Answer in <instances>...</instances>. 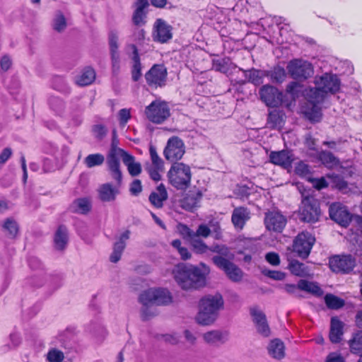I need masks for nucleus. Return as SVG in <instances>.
Listing matches in <instances>:
<instances>
[{
    "instance_id": "58",
    "label": "nucleus",
    "mask_w": 362,
    "mask_h": 362,
    "mask_svg": "<svg viewBox=\"0 0 362 362\" xmlns=\"http://www.w3.org/2000/svg\"><path fill=\"white\" fill-rule=\"evenodd\" d=\"M284 290L291 294V295H293L296 297H300V291L301 288H300L299 287V282L298 283L297 285H295V284H286L284 286Z\"/></svg>"
},
{
    "instance_id": "50",
    "label": "nucleus",
    "mask_w": 362,
    "mask_h": 362,
    "mask_svg": "<svg viewBox=\"0 0 362 362\" xmlns=\"http://www.w3.org/2000/svg\"><path fill=\"white\" fill-rule=\"evenodd\" d=\"M53 87L58 91L66 93L69 92V88L65 79L61 76H56L53 80Z\"/></svg>"
},
{
    "instance_id": "26",
    "label": "nucleus",
    "mask_w": 362,
    "mask_h": 362,
    "mask_svg": "<svg viewBox=\"0 0 362 362\" xmlns=\"http://www.w3.org/2000/svg\"><path fill=\"white\" fill-rule=\"evenodd\" d=\"M344 323L340 321L337 317H333L331 319L329 339L332 343H339L344 334L343 332Z\"/></svg>"
},
{
    "instance_id": "45",
    "label": "nucleus",
    "mask_w": 362,
    "mask_h": 362,
    "mask_svg": "<svg viewBox=\"0 0 362 362\" xmlns=\"http://www.w3.org/2000/svg\"><path fill=\"white\" fill-rule=\"evenodd\" d=\"M289 267L291 273L296 276H304L307 273L305 264L303 263L299 262L298 261L291 262Z\"/></svg>"
},
{
    "instance_id": "6",
    "label": "nucleus",
    "mask_w": 362,
    "mask_h": 362,
    "mask_svg": "<svg viewBox=\"0 0 362 362\" xmlns=\"http://www.w3.org/2000/svg\"><path fill=\"white\" fill-rule=\"evenodd\" d=\"M167 175L169 183L177 189H185L191 183V168L182 162H174Z\"/></svg>"
},
{
    "instance_id": "62",
    "label": "nucleus",
    "mask_w": 362,
    "mask_h": 362,
    "mask_svg": "<svg viewBox=\"0 0 362 362\" xmlns=\"http://www.w3.org/2000/svg\"><path fill=\"white\" fill-rule=\"evenodd\" d=\"M265 259L272 266H277L280 264L279 255L274 252L267 253L265 255Z\"/></svg>"
},
{
    "instance_id": "40",
    "label": "nucleus",
    "mask_w": 362,
    "mask_h": 362,
    "mask_svg": "<svg viewBox=\"0 0 362 362\" xmlns=\"http://www.w3.org/2000/svg\"><path fill=\"white\" fill-rule=\"evenodd\" d=\"M327 177L330 180L333 187L341 191L347 189L348 184L341 176L333 173L327 175Z\"/></svg>"
},
{
    "instance_id": "2",
    "label": "nucleus",
    "mask_w": 362,
    "mask_h": 362,
    "mask_svg": "<svg viewBox=\"0 0 362 362\" xmlns=\"http://www.w3.org/2000/svg\"><path fill=\"white\" fill-rule=\"evenodd\" d=\"M119 158L122 160L123 163L127 166L128 172L132 176H137L141 173L140 163L136 162L135 158L132 155L115 146L113 141L107 156V165L112 178L117 182V185H121L122 182Z\"/></svg>"
},
{
    "instance_id": "53",
    "label": "nucleus",
    "mask_w": 362,
    "mask_h": 362,
    "mask_svg": "<svg viewBox=\"0 0 362 362\" xmlns=\"http://www.w3.org/2000/svg\"><path fill=\"white\" fill-rule=\"evenodd\" d=\"M21 343V338L16 332L11 333L9 336V343L5 345V351L16 349Z\"/></svg>"
},
{
    "instance_id": "47",
    "label": "nucleus",
    "mask_w": 362,
    "mask_h": 362,
    "mask_svg": "<svg viewBox=\"0 0 362 362\" xmlns=\"http://www.w3.org/2000/svg\"><path fill=\"white\" fill-rule=\"evenodd\" d=\"M129 231L126 230L119 237L118 241H117L113 247V250L122 253L126 246V241L129 238Z\"/></svg>"
},
{
    "instance_id": "19",
    "label": "nucleus",
    "mask_w": 362,
    "mask_h": 362,
    "mask_svg": "<svg viewBox=\"0 0 362 362\" xmlns=\"http://www.w3.org/2000/svg\"><path fill=\"white\" fill-rule=\"evenodd\" d=\"M202 192L199 189H192L187 192L180 200V206L186 211H192L199 206L202 198Z\"/></svg>"
},
{
    "instance_id": "16",
    "label": "nucleus",
    "mask_w": 362,
    "mask_h": 362,
    "mask_svg": "<svg viewBox=\"0 0 362 362\" xmlns=\"http://www.w3.org/2000/svg\"><path fill=\"white\" fill-rule=\"evenodd\" d=\"M145 78L151 87H163L165 85L167 70L163 65L155 64L146 74Z\"/></svg>"
},
{
    "instance_id": "15",
    "label": "nucleus",
    "mask_w": 362,
    "mask_h": 362,
    "mask_svg": "<svg viewBox=\"0 0 362 362\" xmlns=\"http://www.w3.org/2000/svg\"><path fill=\"white\" fill-rule=\"evenodd\" d=\"M259 94L261 100L269 107H279L283 102V93L270 85L263 86L259 89Z\"/></svg>"
},
{
    "instance_id": "10",
    "label": "nucleus",
    "mask_w": 362,
    "mask_h": 362,
    "mask_svg": "<svg viewBox=\"0 0 362 362\" xmlns=\"http://www.w3.org/2000/svg\"><path fill=\"white\" fill-rule=\"evenodd\" d=\"M230 259L222 256H214L212 258L213 263L218 269L223 270L230 281L240 282L243 279V272Z\"/></svg>"
},
{
    "instance_id": "11",
    "label": "nucleus",
    "mask_w": 362,
    "mask_h": 362,
    "mask_svg": "<svg viewBox=\"0 0 362 362\" xmlns=\"http://www.w3.org/2000/svg\"><path fill=\"white\" fill-rule=\"evenodd\" d=\"M320 209L317 199L313 197H305L302 200L300 217L303 221L315 223L319 220Z\"/></svg>"
},
{
    "instance_id": "60",
    "label": "nucleus",
    "mask_w": 362,
    "mask_h": 362,
    "mask_svg": "<svg viewBox=\"0 0 362 362\" xmlns=\"http://www.w3.org/2000/svg\"><path fill=\"white\" fill-rule=\"evenodd\" d=\"M131 118L130 110L123 108L119 112V120L122 126L126 125L129 119Z\"/></svg>"
},
{
    "instance_id": "30",
    "label": "nucleus",
    "mask_w": 362,
    "mask_h": 362,
    "mask_svg": "<svg viewBox=\"0 0 362 362\" xmlns=\"http://www.w3.org/2000/svg\"><path fill=\"white\" fill-rule=\"evenodd\" d=\"M204 341L211 345L224 344L228 340V334L218 330L208 332L203 335Z\"/></svg>"
},
{
    "instance_id": "52",
    "label": "nucleus",
    "mask_w": 362,
    "mask_h": 362,
    "mask_svg": "<svg viewBox=\"0 0 362 362\" xmlns=\"http://www.w3.org/2000/svg\"><path fill=\"white\" fill-rule=\"evenodd\" d=\"M177 230L184 239L189 242L194 238V230L190 229L187 225L179 223Z\"/></svg>"
},
{
    "instance_id": "31",
    "label": "nucleus",
    "mask_w": 362,
    "mask_h": 362,
    "mask_svg": "<svg viewBox=\"0 0 362 362\" xmlns=\"http://www.w3.org/2000/svg\"><path fill=\"white\" fill-rule=\"evenodd\" d=\"M129 47L132 50V59L133 61V66H132V79L134 81H137L141 76V65L140 62V58L138 53V49L136 48V46L134 44L129 45Z\"/></svg>"
},
{
    "instance_id": "39",
    "label": "nucleus",
    "mask_w": 362,
    "mask_h": 362,
    "mask_svg": "<svg viewBox=\"0 0 362 362\" xmlns=\"http://www.w3.org/2000/svg\"><path fill=\"white\" fill-rule=\"evenodd\" d=\"M325 302L327 308L337 310L344 305V300L333 294L328 293L325 296Z\"/></svg>"
},
{
    "instance_id": "7",
    "label": "nucleus",
    "mask_w": 362,
    "mask_h": 362,
    "mask_svg": "<svg viewBox=\"0 0 362 362\" xmlns=\"http://www.w3.org/2000/svg\"><path fill=\"white\" fill-rule=\"evenodd\" d=\"M329 212L331 219L341 226L346 228L351 221H354L362 230V216L352 215L341 204H332L329 206Z\"/></svg>"
},
{
    "instance_id": "25",
    "label": "nucleus",
    "mask_w": 362,
    "mask_h": 362,
    "mask_svg": "<svg viewBox=\"0 0 362 362\" xmlns=\"http://www.w3.org/2000/svg\"><path fill=\"white\" fill-rule=\"evenodd\" d=\"M109 45L112 58V64L113 71H115L119 69V55L117 51L118 49V35L117 33L115 31H111L109 33Z\"/></svg>"
},
{
    "instance_id": "8",
    "label": "nucleus",
    "mask_w": 362,
    "mask_h": 362,
    "mask_svg": "<svg viewBox=\"0 0 362 362\" xmlns=\"http://www.w3.org/2000/svg\"><path fill=\"white\" fill-rule=\"evenodd\" d=\"M146 118L154 124L163 123L170 115L168 104L160 100H156L145 109Z\"/></svg>"
},
{
    "instance_id": "13",
    "label": "nucleus",
    "mask_w": 362,
    "mask_h": 362,
    "mask_svg": "<svg viewBox=\"0 0 362 362\" xmlns=\"http://www.w3.org/2000/svg\"><path fill=\"white\" fill-rule=\"evenodd\" d=\"M356 264L355 259L351 255H335L329 258L330 269L336 273L347 274Z\"/></svg>"
},
{
    "instance_id": "41",
    "label": "nucleus",
    "mask_w": 362,
    "mask_h": 362,
    "mask_svg": "<svg viewBox=\"0 0 362 362\" xmlns=\"http://www.w3.org/2000/svg\"><path fill=\"white\" fill-rule=\"evenodd\" d=\"M189 243L196 253L204 254L209 250V247L200 238H193Z\"/></svg>"
},
{
    "instance_id": "36",
    "label": "nucleus",
    "mask_w": 362,
    "mask_h": 362,
    "mask_svg": "<svg viewBox=\"0 0 362 362\" xmlns=\"http://www.w3.org/2000/svg\"><path fill=\"white\" fill-rule=\"evenodd\" d=\"M350 351L352 354L362 357V332H358L354 334L353 338L349 341Z\"/></svg>"
},
{
    "instance_id": "35",
    "label": "nucleus",
    "mask_w": 362,
    "mask_h": 362,
    "mask_svg": "<svg viewBox=\"0 0 362 362\" xmlns=\"http://www.w3.org/2000/svg\"><path fill=\"white\" fill-rule=\"evenodd\" d=\"M299 287L302 291L310 293L315 296H322L324 293L322 288L315 283L310 282L306 280L299 281Z\"/></svg>"
},
{
    "instance_id": "29",
    "label": "nucleus",
    "mask_w": 362,
    "mask_h": 362,
    "mask_svg": "<svg viewBox=\"0 0 362 362\" xmlns=\"http://www.w3.org/2000/svg\"><path fill=\"white\" fill-rule=\"evenodd\" d=\"M168 199V192L163 184H160L156 192H153L149 196V201L156 208H161L163 202Z\"/></svg>"
},
{
    "instance_id": "64",
    "label": "nucleus",
    "mask_w": 362,
    "mask_h": 362,
    "mask_svg": "<svg viewBox=\"0 0 362 362\" xmlns=\"http://www.w3.org/2000/svg\"><path fill=\"white\" fill-rule=\"evenodd\" d=\"M162 339L167 343L175 345L180 341V337L176 333L165 334L162 335Z\"/></svg>"
},
{
    "instance_id": "28",
    "label": "nucleus",
    "mask_w": 362,
    "mask_h": 362,
    "mask_svg": "<svg viewBox=\"0 0 362 362\" xmlns=\"http://www.w3.org/2000/svg\"><path fill=\"white\" fill-rule=\"evenodd\" d=\"M91 209V202L88 197L75 199L69 206V210L73 213L86 214Z\"/></svg>"
},
{
    "instance_id": "46",
    "label": "nucleus",
    "mask_w": 362,
    "mask_h": 362,
    "mask_svg": "<svg viewBox=\"0 0 362 362\" xmlns=\"http://www.w3.org/2000/svg\"><path fill=\"white\" fill-rule=\"evenodd\" d=\"M66 27V21L64 15L61 12H58L53 21V28L57 32H62Z\"/></svg>"
},
{
    "instance_id": "3",
    "label": "nucleus",
    "mask_w": 362,
    "mask_h": 362,
    "mask_svg": "<svg viewBox=\"0 0 362 362\" xmlns=\"http://www.w3.org/2000/svg\"><path fill=\"white\" fill-rule=\"evenodd\" d=\"M202 269L185 264H180L173 269L174 278L178 285L185 290L202 287L206 283V275L209 269L201 264Z\"/></svg>"
},
{
    "instance_id": "4",
    "label": "nucleus",
    "mask_w": 362,
    "mask_h": 362,
    "mask_svg": "<svg viewBox=\"0 0 362 362\" xmlns=\"http://www.w3.org/2000/svg\"><path fill=\"white\" fill-rule=\"evenodd\" d=\"M139 301L143 305L142 317L147 320L156 315V312L151 310L152 306L168 305L172 302V296L165 288H149L140 295Z\"/></svg>"
},
{
    "instance_id": "51",
    "label": "nucleus",
    "mask_w": 362,
    "mask_h": 362,
    "mask_svg": "<svg viewBox=\"0 0 362 362\" xmlns=\"http://www.w3.org/2000/svg\"><path fill=\"white\" fill-rule=\"evenodd\" d=\"M3 227L5 230L8 232L11 238H14L18 233V227L17 223L11 218H8L5 221Z\"/></svg>"
},
{
    "instance_id": "59",
    "label": "nucleus",
    "mask_w": 362,
    "mask_h": 362,
    "mask_svg": "<svg viewBox=\"0 0 362 362\" xmlns=\"http://www.w3.org/2000/svg\"><path fill=\"white\" fill-rule=\"evenodd\" d=\"M295 172L300 176H305L310 173L309 166L306 163L300 161L296 165Z\"/></svg>"
},
{
    "instance_id": "43",
    "label": "nucleus",
    "mask_w": 362,
    "mask_h": 362,
    "mask_svg": "<svg viewBox=\"0 0 362 362\" xmlns=\"http://www.w3.org/2000/svg\"><path fill=\"white\" fill-rule=\"evenodd\" d=\"M149 153L152 162L153 167H156L157 168L163 169L164 168V162L159 157V156L157 153L156 148L153 146H150L149 147Z\"/></svg>"
},
{
    "instance_id": "22",
    "label": "nucleus",
    "mask_w": 362,
    "mask_h": 362,
    "mask_svg": "<svg viewBox=\"0 0 362 362\" xmlns=\"http://www.w3.org/2000/svg\"><path fill=\"white\" fill-rule=\"evenodd\" d=\"M270 161L284 168L291 167L293 162V155L288 151H272L269 155Z\"/></svg>"
},
{
    "instance_id": "23",
    "label": "nucleus",
    "mask_w": 362,
    "mask_h": 362,
    "mask_svg": "<svg viewBox=\"0 0 362 362\" xmlns=\"http://www.w3.org/2000/svg\"><path fill=\"white\" fill-rule=\"evenodd\" d=\"M344 112L356 119L362 120V101L358 98H347Z\"/></svg>"
},
{
    "instance_id": "1",
    "label": "nucleus",
    "mask_w": 362,
    "mask_h": 362,
    "mask_svg": "<svg viewBox=\"0 0 362 362\" xmlns=\"http://www.w3.org/2000/svg\"><path fill=\"white\" fill-rule=\"evenodd\" d=\"M315 88L305 91L307 103L302 107L301 111L305 117L312 122H318L322 117V103L327 93L334 94L340 88V81L337 75L325 74L315 78Z\"/></svg>"
},
{
    "instance_id": "57",
    "label": "nucleus",
    "mask_w": 362,
    "mask_h": 362,
    "mask_svg": "<svg viewBox=\"0 0 362 362\" xmlns=\"http://www.w3.org/2000/svg\"><path fill=\"white\" fill-rule=\"evenodd\" d=\"M145 13L144 9L136 8L133 15V22L136 25L144 23Z\"/></svg>"
},
{
    "instance_id": "9",
    "label": "nucleus",
    "mask_w": 362,
    "mask_h": 362,
    "mask_svg": "<svg viewBox=\"0 0 362 362\" xmlns=\"http://www.w3.org/2000/svg\"><path fill=\"white\" fill-rule=\"evenodd\" d=\"M287 70L291 77L298 81H305L314 74L311 63L302 59L291 61L287 65Z\"/></svg>"
},
{
    "instance_id": "34",
    "label": "nucleus",
    "mask_w": 362,
    "mask_h": 362,
    "mask_svg": "<svg viewBox=\"0 0 362 362\" xmlns=\"http://www.w3.org/2000/svg\"><path fill=\"white\" fill-rule=\"evenodd\" d=\"M318 159L327 168H333L339 165V161L332 153L327 151H321L318 153Z\"/></svg>"
},
{
    "instance_id": "33",
    "label": "nucleus",
    "mask_w": 362,
    "mask_h": 362,
    "mask_svg": "<svg viewBox=\"0 0 362 362\" xmlns=\"http://www.w3.org/2000/svg\"><path fill=\"white\" fill-rule=\"evenodd\" d=\"M269 354L274 358L281 359L284 356V345L279 339H274L269 344Z\"/></svg>"
},
{
    "instance_id": "44",
    "label": "nucleus",
    "mask_w": 362,
    "mask_h": 362,
    "mask_svg": "<svg viewBox=\"0 0 362 362\" xmlns=\"http://www.w3.org/2000/svg\"><path fill=\"white\" fill-rule=\"evenodd\" d=\"M49 105L50 108L57 114H60L64 109V103L62 99L58 97L52 96L49 98Z\"/></svg>"
},
{
    "instance_id": "49",
    "label": "nucleus",
    "mask_w": 362,
    "mask_h": 362,
    "mask_svg": "<svg viewBox=\"0 0 362 362\" xmlns=\"http://www.w3.org/2000/svg\"><path fill=\"white\" fill-rule=\"evenodd\" d=\"M64 358V353L57 349H50L47 354V360L49 362H62Z\"/></svg>"
},
{
    "instance_id": "61",
    "label": "nucleus",
    "mask_w": 362,
    "mask_h": 362,
    "mask_svg": "<svg viewBox=\"0 0 362 362\" xmlns=\"http://www.w3.org/2000/svg\"><path fill=\"white\" fill-rule=\"evenodd\" d=\"M93 133L95 138L102 139L107 133V129L102 124H96L93 127Z\"/></svg>"
},
{
    "instance_id": "56",
    "label": "nucleus",
    "mask_w": 362,
    "mask_h": 362,
    "mask_svg": "<svg viewBox=\"0 0 362 362\" xmlns=\"http://www.w3.org/2000/svg\"><path fill=\"white\" fill-rule=\"evenodd\" d=\"M250 315L255 325L267 320L265 315L257 307L250 308Z\"/></svg>"
},
{
    "instance_id": "14",
    "label": "nucleus",
    "mask_w": 362,
    "mask_h": 362,
    "mask_svg": "<svg viewBox=\"0 0 362 362\" xmlns=\"http://www.w3.org/2000/svg\"><path fill=\"white\" fill-rule=\"evenodd\" d=\"M315 238L308 232H302L296 238L293 250L300 257L306 258L313 247Z\"/></svg>"
},
{
    "instance_id": "48",
    "label": "nucleus",
    "mask_w": 362,
    "mask_h": 362,
    "mask_svg": "<svg viewBox=\"0 0 362 362\" xmlns=\"http://www.w3.org/2000/svg\"><path fill=\"white\" fill-rule=\"evenodd\" d=\"M281 122V118L276 111L270 112L267 117V125L269 128L274 129L279 126Z\"/></svg>"
},
{
    "instance_id": "18",
    "label": "nucleus",
    "mask_w": 362,
    "mask_h": 362,
    "mask_svg": "<svg viewBox=\"0 0 362 362\" xmlns=\"http://www.w3.org/2000/svg\"><path fill=\"white\" fill-rule=\"evenodd\" d=\"M153 39L165 43L173 37L172 27L162 19H157L153 25Z\"/></svg>"
},
{
    "instance_id": "54",
    "label": "nucleus",
    "mask_w": 362,
    "mask_h": 362,
    "mask_svg": "<svg viewBox=\"0 0 362 362\" xmlns=\"http://www.w3.org/2000/svg\"><path fill=\"white\" fill-rule=\"evenodd\" d=\"M209 250L218 253V256H222L227 259L233 258V255L230 254L228 249L223 245H214L211 248H209Z\"/></svg>"
},
{
    "instance_id": "21",
    "label": "nucleus",
    "mask_w": 362,
    "mask_h": 362,
    "mask_svg": "<svg viewBox=\"0 0 362 362\" xmlns=\"http://www.w3.org/2000/svg\"><path fill=\"white\" fill-rule=\"evenodd\" d=\"M244 74V79L240 80V84H245V83H251L255 86H259L263 83V79L267 76V72L264 70H259L252 69L250 70H243L239 69Z\"/></svg>"
},
{
    "instance_id": "42",
    "label": "nucleus",
    "mask_w": 362,
    "mask_h": 362,
    "mask_svg": "<svg viewBox=\"0 0 362 362\" xmlns=\"http://www.w3.org/2000/svg\"><path fill=\"white\" fill-rule=\"evenodd\" d=\"M212 69L223 74H226L229 68L226 59H214L212 60Z\"/></svg>"
},
{
    "instance_id": "24",
    "label": "nucleus",
    "mask_w": 362,
    "mask_h": 362,
    "mask_svg": "<svg viewBox=\"0 0 362 362\" xmlns=\"http://www.w3.org/2000/svg\"><path fill=\"white\" fill-rule=\"evenodd\" d=\"M250 218V211L247 208L238 207L233 211L231 221L235 228L241 230Z\"/></svg>"
},
{
    "instance_id": "55",
    "label": "nucleus",
    "mask_w": 362,
    "mask_h": 362,
    "mask_svg": "<svg viewBox=\"0 0 362 362\" xmlns=\"http://www.w3.org/2000/svg\"><path fill=\"white\" fill-rule=\"evenodd\" d=\"M211 234V229L206 224L199 226L196 231H194V238H207Z\"/></svg>"
},
{
    "instance_id": "5",
    "label": "nucleus",
    "mask_w": 362,
    "mask_h": 362,
    "mask_svg": "<svg viewBox=\"0 0 362 362\" xmlns=\"http://www.w3.org/2000/svg\"><path fill=\"white\" fill-rule=\"evenodd\" d=\"M223 306V300L221 294L205 296L199 302V310L196 317L197 322L202 325L212 324L218 317V312Z\"/></svg>"
},
{
    "instance_id": "20",
    "label": "nucleus",
    "mask_w": 362,
    "mask_h": 362,
    "mask_svg": "<svg viewBox=\"0 0 362 362\" xmlns=\"http://www.w3.org/2000/svg\"><path fill=\"white\" fill-rule=\"evenodd\" d=\"M121 185H115L110 182L102 184L98 189V198L103 202H114L119 194V187Z\"/></svg>"
},
{
    "instance_id": "32",
    "label": "nucleus",
    "mask_w": 362,
    "mask_h": 362,
    "mask_svg": "<svg viewBox=\"0 0 362 362\" xmlns=\"http://www.w3.org/2000/svg\"><path fill=\"white\" fill-rule=\"evenodd\" d=\"M95 79V72L90 67L85 68L76 81V83L81 86H85L92 83Z\"/></svg>"
},
{
    "instance_id": "37",
    "label": "nucleus",
    "mask_w": 362,
    "mask_h": 362,
    "mask_svg": "<svg viewBox=\"0 0 362 362\" xmlns=\"http://www.w3.org/2000/svg\"><path fill=\"white\" fill-rule=\"evenodd\" d=\"M105 160V156L101 153H92L88 155L83 160L84 165L88 168L102 165Z\"/></svg>"
},
{
    "instance_id": "27",
    "label": "nucleus",
    "mask_w": 362,
    "mask_h": 362,
    "mask_svg": "<svg viewBox=\"0 0 362 362\" xmlns=\"http://www.w3.org/2000/svg\"><path fill=\"white\" fill-rule=\"evenodd\" d=\"M69 240L68 230L66 226L61 225L57 229L54 237V247L58 250H63L66 248Z\"/></svg>"
},
{
    "instance_id": "12",
    "label": "nucleus",
    "mask_w": 362,
    "mask_h": 362,
    "mask_svg": "<svg viewBox=\"0 0 362 362\" xmlns=\"http://www.w3.org/2000/svg\"><path fill=\"white\" fill-rule=\"evenodd\" d=\"M185 152V148L182 140L177 136H173L168 139L163 154L166 160L174 163L180 160Z\"/></svg>"
},
{
    "instance_id": "38",
    "label": "nucleus",
    "mask_w": 362,
    "mask_h": 362,
    "mask_svg": "<svg viewBox=\"0 0 362 362\" xmlns=\"http://www.w3.org/2000/svg\"><path fill=\"white\" fill-rule=\"evenodd\" d=\"M267 72V76L270 77L273 83H281L286 76V71L283 67L275 66L272 70L266 71Z\"/></svg>"
},
{
    "instance_id": "17",
    "label": "nucleus",
    "mask_w": 362,
    "mask_h": 362,
    "mask_svg": "<svg viewBox=\"0 0 362 362\" xmlns=\"http://www.w3.org/2000/svg\"><path fill=\"white\" fill-rule=\"evenodd\" d=\"M286 223V218L279 211H272L265 214L264 225L269 231L281 233Z\"/></svg>"
},
{
    "instance_id": "63",
    "label": "nucleus",
    "mask_w": 362,
    "mask_h": 362,
    "mask_svg": "<svg viewBox=\"0 0 362 362\" xmlns=\"http://www.w3.org/2000/svg\"><path fill=\"white\" fill-rule=\"evenodd\" d=\"M255 325H256L257 329L259 334H261L262 335H263L264 337L269 336V334L270 333V329H269V325L267 324V320H265L264 321H263L262 322L257 323Z\"/></svg>"
}]
</instances>
